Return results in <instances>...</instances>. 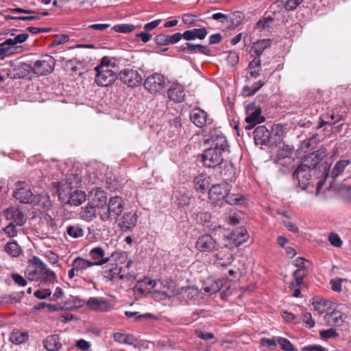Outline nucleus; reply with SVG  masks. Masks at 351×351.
I'll list each match as a JSON object with an SVG mask.
<instances>
[{"label": "nucleus", "instance_id": "obj_1", "mask_svg": "<svg viewBox=\"0 0 351 351\" xmlns=\"http://www.w3.org/2000/svg\"><path fill=\"white\" fill-rule=\"evenodd\" d=\"M25 276L30 281H36L47 284L56 281L55 273L37 257H34L32 265L25 271Z\"/></svg>", "mask_w": 351, "mask_h": 351}, {"label": "nucleus", "instance_id": "obj_2", "mask_svg": "<svg viewBox=\"0 0 351 351\" xmlns=\"http://www.w3.org/2000/svg\"><path fill=\"white\" fill-rule=\"evenodd\" d=\"M302 160L304 165H309L313 169L317 167L324 178L329 176L332 156L325 147H320L317 151L305 156Z\"/></svg>", "mask_w": 351, "mask_h": 351}, {"label": "nucleus", "instance_id": "obj_3", "mask_svg": "<svg viewBox=\"0 0 351 351\" xmlns=\"http://www.w3.org/2000/svg\"><path fill=\"white\" fill-rule=\"evenodd\" d=\"M124 207L125 202L121 197H111L107 206L100 208V218L103 221L112 222L113 220H116L121 214Z\"/></svg>", "mask_w": 351, "mask_h": 351}, {"label": "nucleus", "instance_id": "obj_4", "mask_svg": "<svg viewBox=\"0 0 351 351\" xmlns=\"http://www.w3.org/2000/svg\"><path fill=\"white\" fill-rule=\"evenodd\" d=\"M209 145V149L224 154L229 151V145L226 137L222 134L219 130H214L210 132V137L207 140Z\"/></svg>", "mask_w": 351, "mask_h": 351}, {"label": "nucleus", "instance_id": "obj_5", "mask_svg": "<svg viewBox=\"0 0 351 351\" xmlns=\"http://www.w3.org/2000/svg\"><path fill=\"white\" fill-rule=\"evenodd\" d=\"M195 248L197 250L203 253H215L221 247L215 239L210 234H203L199 236L195 242Z\"/></svg>", "mask_w": 351, "mask_h": 351}, {"label": "nucleus", "instance_id": "obj_6", "mask_svg": "<svg viewBox=\"0 0 351 351\" xmlns=\"http://www.w3.org/2000/svg\"><path fill=\"white\" fill-rule=\"evenodd\" d=\"M313 169L309 165H304V160H302L300 165L295 170L293 177L298 181V185L302 189H306L311 183V172Z\"/></svg>", "mask_w": 351, "mask_h": 351}, {"label": "nucleus", "instance_id": "obj_7", "mask_svg": "<svg viewBox=\"0 0 351 351\" xmlns=\"http://www.w3.org/2000/svg\"><path fill=\"white\" fill-rule=\"evenodd\" d=\"M246 114L245 128L247 130H252L255 125L265 121L264 117L261 115V109L254 104H250L246 106Z\"/></svg>", "mask_w": 351, "mask_h": 351}, {"label": "nucleus", "instance_id": "obj_8", "mask_svg": "<svg viewBox=\"0 0 351 351\" xmlns=\"http://www.w3.org/2000/svg\"><path fill=\"white\" fill-rule=\"evenodd\" d=\"M55 66L54 58L49 55H45L36 60L32 66V71L38 75H45L51 73Z\"/></svg>", "mask_w": 351, "mask_h": 351}, {"label": "nucleus", "instance_id": "obj_9", "mask_svg": "<svg viewBox=\"0 0 351 351\" xmlns=\"http://www.w3.org/2000/svg\"><path fill=\"white\" fill-rule=\"evenodd\" d=\"M165 86V80L162 75L155 73L148 76L144 82L145 88L151 94L160 93Z\"/></svg>", "mask_w": 351, "mask_h": 351}, {"label": "nucleus", "instance_id": "obj_10", "mask_svg": "<svg viewBox=\"0 0 351 351\" xmlns=\"http://www.w3.org/2000/svg\"><path fill=\"white\" fill-rule=\"evenodd\" d=\"M120 80L129 87L138 86L142 82V76L136 70L126 68L119 73Z\"/></svg>", "mask_w": 351, "mask_h": 351}, {"label": "nucleus", "instance_id": "obj_11", "mask_svg": "<svg viewBox=\"0 0 351 351\" xmlns=\"http://www.w3.org/2000/svg\"><path fill=\"white\" fill-rule=\"evenodd\" d=\"M102 66H96L95 71L97 72L95 82V83L100 86H108L112 84L116 79H117V75L115 72L110 69H104L103 70Z\"/></svg>", "mask_w": 351, "mask_h": 351}, {"label": "nucleus", "instance_id": "obj_12", "mask_svg": "<svg viewBox=\"0 0 351 351\" xmlns=\"http://www.w3.org/2000/svg\"><path fill=\"white\" fill-rule=\"evenodd\" d=\"M202 160L204 167L214 168L220 165L223 160V154L214 149L208 148L202 155Z\"/></svg>", "mask_w": 351, "mask_h": 351}, {"label": "nucleus", "instance_id": "obj_13", "mask_svg": "<svg viewBox=\"0 0 351 351\" xmlns=\"http://www.w3.org/2000/svg\"><path fill=\"white\" fill-rule=\"evenodd\" d=\"M7 75L11 79H21L27 77L30 71H32V66L27 63L10 64V68L6 69Z\"/></svg>", "mask_w": 351, "mask_h": 351}, {"label": "nucleus", "instance_id": "obj_14", "mask_svg": "<svg viewBox=\"0 0 351 351\" xmlns=\"http://www.w3.org/2000/svg\"><path fill=\"white\" fill-rule=\"evenodd\" d=\"M228 191V184L226 182L214 184L208 191V198L212 203H217L224 199Z\"/></svg>", "mask_w": 351, "mask_h": 351}, {"label": "nucleus", "instance_id": "obj_15", "mask_svg": "<svg viewBox=\"0 0 351 351\" xmlns=\"http://www.w3.org/2000/svg\"><path fill=\"white\" fill-rule=\"evenodd\" d=\"M86 306L93 311L99 312H107L112 308L111 303L102 298H90L86 302Z\"/></svg>", "mask_w": 351, "mask_h": 351}, {"label": "nucleus", "instance_id": "obj_16", "mask_svg": "<svg viewBox=\"0 0 351 351\" xmlns=\"http://www.w3.org/2000/svg\"><path fill=\"white\" fill-rule=\"evenodd\" d=\"M121 268L117 264H110L104 268L103 276L106 282L114 283L117 279L123 280L124 275L121 274Z\"/></svg>", "mask_w": 351, "mask_h": 351}, {"label": "nucleus", "instance_id": "obj_17", "mask_svg": "<svg viewBox=\"0 0 351 351\" xmlns=\"http://www.w3.org/2000/svg\"><path fill=\"white\" fill-rule=\"evenodd\" d=\"M4 215L8 220H11V222L15 223L19 226H23L27 221L26 216L17 208L11 207L7 208L4 211Z\"/></svg>", "mask_w": 351, "mask_h": 351}, {"label": "nucleus", "instance_id": "obj_18", "mask_svg": "<svg viewBox=\"0 0 351 351\" xmlns=\"http://www.w3.org/2000/svg\"><path fill=\"white\" fill-rule=\"evenodd\" d=\"M138 215L132 211L125 213L119 222V227L123 232L134 228L137 223Z\"/></svg>", "mask_w": 351, "mask_h": 351}, {"label": "nucleus", "instance_id": "obj_19", "mask_svg": "<svg viewBox=\"0 0 351 351\" xmlns=\"http://www.w3.org/2000/svg\"><path fill=\"white\" fill-rule=\"evenodd\" d=\"M345 318V315L338 310L326 312L324 316L326 324L329 326H340L344 322Z\"/></svg>", "mask_w": 351, "mask_h": 351}, {"label": "nucleus", "instance_id": "obj_20", "mask_svg": "<svg viewBox=\"0 0 351 351\" xmlns=\"http://www.w3.org/2000/svg\"><path fill=\"white\" fill-rule=\"evenodd\" d=\"M254 139L256 145H267L270 140V132L263 125L258 126L254 131Z\"/></svg>", "mask_w": 351, "mask_h": 351}, {"label": "nucleus", "instance_id": "obj_21", "mask_svg": "<svg viewBox=\"0 0 351 351\" xmlns=\"http://www.w3.org/2000/svg\"><path fill=\"white\" fill-rule=\"evenodd\" d=\"M167 95L171 100L182 102L185 97L184 87L178 83H173L167 90Z\"/></svg>", "mask_w": 351, "mask_h": 351}, {"label": "nucleus", "instance_id": "obj_22", "mask_svg": "<svg viewBox=\"0 0 351 351\" xmlns=\"http://www.w3.org/2000/svg\"><path fill=\"white\" fill-rule=\"evenodd\" d=\"M190 119L198 128L204 127L208 122L207 113L200 108H195L191 110Z\"/></svg>", "mask_w": 351, "mask_h": 351}, {"label": "nucleus", "instance_id": "obj_23", "mask_svg": "<svg viewBox=\"0 0 351 351\" xmlns=\"http://www.w3.org/2000/svg\"><path fill=\"white\" fill-rule=\"evenodd\" d=\"M23 47L21 46H14L11 40L7 39L0 44V57L4 58L10 55L19 53Z\"/></svg>", "mask_w": 351, "mask_h": 351}, {"label": "nucleus", "instance_id": "obj_24", "mask_svg": "<svg viewBox=\"0 0 351 351\" xmlns=\"http://www.w3.org/2000/svg\"><path fill=\"white\" fill-rule=\"evenodd\" d=\"M14 197L22 203H34V195L29 189L25 187L17 188L14 193Z\"/></svg>", "mask_w": 351, "mask_h": 351}, {"label": "nucleus", "instance_id": "obj_25", "mask_svg": "<svg viewBox=\"0 0 351 351\" xmlns=\"http://www.w3.org/2000/svg\"><path fill=\"white\" fill-rule=\"evenodd\" d=\"M178 295L182 300L189 302L198 297L199 290L194 286L183 287L178 290Z\"/></svg>", "mask_w": 351, "mask_h": 351}, {"label": "nucleus", "instance_id": "obj_26", "mask_svg": "<svg viewBox=\"0 0 351 351\" xmlns=\"http://www.w3.org/2000/svg\"><path fill=\"white\" fill-rule=\"evenodd\" d=\"M89 255L92 260L94 261L93 263L94 265H102L110 261L109 257L105 256V252L101 247H96L93 248Z\"/></svg>", "mask_w": 351, "mask_h": 351}, {"label": "nucleus", "instance_id": "obj_27", "mask_svg": "<svg viewBox=\"0 0 351 351\" xmlns=\"http://www.w3.org/2000/svg\"><path fill=\"white\" fill-rule=\"evenodd\" d=\"M193 184L197 191L204 193L207 191L211 184L210 178L205 174L201 173L194 178Z\"/></svg>", "mask_w": 351, "mask_h": 351}, {"label": "nucleus", "instance_id": "obj_28", "mask_svg": "<svg viewBox=\"0 0 351 351\" xmlns=\"http://www.w3.org/2000/svg\"><path fill=\"white\" fill-rule=\"evenodd\" d=\"M43 346L48 351H58L62 348L60 338L57 335L48 336L43 341Z\"/></svg>", "mask_w": 351, "mask_h": 351}, {"label": "nucleus", "instance_id": "obj_29", "mask_svg": "<svg viewBox=\"0 0 351 351\" xmlns=\"http://www.w3.org/2000/svg\"><path fill=\"white\" fill-rule=\"evenodd\" d=\"M90 196L92 197L93 204L98 207H104L103 205L107 201L105 192L99 188L93 189L90 192Z\"/></svg>", "mask_w": 351, "mask_h": 351}, {"label": "nucleus", "instance_id": "obj_30", "mask_svg": "<svg viewBox=\"0 0 351 351\" xmlns=\"http://www.w3.org/2000/svg\"><path fill=\"white\" fill-rule=\"evenodd\" d=\"M207 31L205 27L199 29H193L191 30L185 31L183 33V38L186 40H191L195 38L202 40L206 38Z\"/></svg>", "mask_w": 351, "mask_h": 351}, {"label": "nucleus", "instance_id": "obj_31", "mask_svg": "<svg viewBox=\"0 0 351 351\" xmlns=\"http://www.w3.org/2000/svg\"><path fill=\"white\" fill-rule=\"evenodd\" d=\"M223 281L220 279L208 280L203 286L204 291L206 293L212 295L215 293L222 288Z\"/></svg>", "mask_w": 351, "mask_h": 351}, {"label": "nucleus", "instance_id": "obj_32", "mask_svg": "<svg viewBox=\"0 0 351 351\" xmlns=\"http://www.w3.org/2000/svg\"><path fill=\"white\" fill-rule=\"evenodd\" d=\"M274 23L273 19L270 17L263 18L260 19L256 24L255 29L263 35H266L272 29Z\"/></svg>", "mask_w": 351, "mask_h": 351}, {"label": "nucleus", "instance_id": "obj_33", "mask_svg": "<svg viewBox=\"0 0 351 351\" xmlns=\"http://www.w3.org/2000/svg\"><path fill=\"white\" fill-rule=\"evenodd\" d=\"M93 266H94V264L92 261L84 259L80 256L75 258L72 263V267H74V269H76L77 272L82 273L84 270Z\"/></svg>", "mask_w": 351, "mask_h": 351}, {"label": "nucleus", "instance_id": "obj_34", "mask_svg": "<svg viewBox=\"0 0 351 351\" xmlns=\"http://www.w3.org/2000/svg\"><path fill=\"white\" fill-rule=\"evenodd\" d=\"M261 64L260 58H255L250 62L247 68V73L252 78H256L260 75Z\"/></svg>", "mask_w": 351, "mask_h": 351}, {"label": "nucleus", "instance_id": "obj_35", "mask_svg": "<svg viewBox=\"0 0 351 351\" xmlns=\"http://www.w3.org/2000/svg\"><path fill=\"white\" fill-rule=\"evenodd\" d=\"M350 164L349 159H343L338 161L333 169L330 171L329 175L333 178L338 177L341 175L346 169V168Z\"/></svg>", "mask_w": 351, "mask_h": 351}, {"label": "nucleus", "instance_id": "obj_36", "mask_svg": "<svg viewBox=\"0 0 351 351\" xmlns=\"http://www.w3.org/2000/svg\"><path fill=\"white\" fill-rule=\"evenodd\" d=\"M86 195L82 191H75L70 193L67 202L73 206H79L86 200Z\"/></svg>", "mask_w": 351, "mask_h": 351}, {"label": "nucleus", "instance_id": "obj_37", "mask_svg": "<svg viewBox=\"0 0 351 351\" xmlns=\"http://www.w3.org/2000/svg\"><path fill=\"white\" fill-rule=\"evenodd\" d=\"M271 45L270 39H263L254 43L252 47V52L258 58L263 53V51Z\"/></svg>", "mask_w": 351, "mask_h": 351}, {"label": "nucleus", "instance_id": "obj_38", "mask_svg": "<svg viewBox=\"0 0 351 351\" xmlns=\"http://www.w3.org/2000/svg\"><path fill=\"white\" fill-rule=\"evenodd\" d=\"M219 250L215 253V258L217 262V264L220 265L223 267H226L230 265L232 262V256L230 254H225L221 250Z\"/></svg>", "mask_w": 351, "mask_h": 351}, {"label": "nucleus", "instance_id": "obj_39", "mask_svg": "<svg viewBox=\"0 0 351 351\" xmlns=\"http://www.w3.org/2000/svg\"><path fill=\"white\" fill-rule=\"evenodd\" d=\"M219 250L215 253V258L217 262V264L220 265L223 267H226L230 265L232 262V256L230 254H225L221 250Z\"/></svg>", "mask_w": 351, "mask_h": 351}, {"label": "nucleus", "instance_id": "obj_40", "mask_svg": "<svg viewBox=\"0 0 351 351\" xmlns=\"http://www.w3.org/2000/svg\"><path fill=\"white\" fill-rule=\"evenodd\" d=\"M175 197L177 204L180 206L189 205L192 199V195L189 191H176L175 193Z\"/></svg>", "mask_w": 351, "mask_h": 351}, {"label": "nucleus", "instance_id": "obj_41", "mask_svg": "<svg viewBox=\"0 0 351 351\" xmlns=\"http://www.w3.org/2000/svg\"><path fill=\"white\" fill-rule=\"evenodd\" d=\"M248 237V233L243 228L237 229L232 234L234 242L237 245L245 243L247 240Z\"/></svg>", "mask_w": 351, "mask_h": 351}, {"label": "nucleus", "instance_id": "obj_42", "mask_svg": "<svg viewBox=\"0 0 351 351\" xmlns=\"http://www.w3.org/2000/svg\"><path fill=\"white\" fill-rule=\"evenodd\" d=\"M66 232L71 239H78L84 235V230L80 225H69L66 227Z\"/></svg>", "mask_w": 351, "mask_h": 351}, {"label": "nucleus", "instance_id": "obj_43", "mask_svg": "<svg viewBox=\"0 0 351 351\" xmlns=\"http://www.w3.org/2000/svg\"><path fill=\"white\" fill-rule=\"evenodd\" d=\"M113 337L114 339L120 343L133 345L136 341V338L130 334L116 332Z\"/></svg>", "mask_w": 351, "mask_h": 351}, {"label": "nucleus", "instance_id": "obj_44", "mask_svg": "<svg viewBox=\"0 0 351 351\" xmlns=\"http://www.w3.org/2000/svg\"><path fill=\"white\" fill-rule=\"evenodd\" d=\"M264 82L258 80L254 82L252 86L246 85L243 87L242 93L245 97H249L254 95L263 86Z\"/></svg>", "mask_w": 351, "mask_h": 351}, {"label": "nucleus", "instance_id": "obj_45", "mask_svg": "<svg viewBox=\"0 0 351 351\" xmlns=\"http://www.w3.org/2000/svg\"><path fill=\"white\" fill-rule=\"evenodd\" d=\"M33 204H37L42 207L46 208L51 205L49 196L46 193H41L38 195H34Z\"/></svg>", "mask_w": 351, "mask_h": 351}, {"label": "nucleus", "instance_id": "obj_46", "mask_svg": "<svg viewBox=\"0 0 351 351\" xmlns=\"http://www.w3.org/2000/svg\"><path fill=\"white\" fill-rule=\"evenodd\" d=\"M5 251L12 257H17L21 253V249L16 241L8 243L5 246Z\"/></svg>", "mask_w": 351, "mask_h": 351}, {"label": "nucleus", "instance_id": "obj_47", "mask_svg": "<svg viewBox=\"0 0 351 351\" xmlns=\"http://www.w3.org/2000/svg\"><path fill=\"white\" fill-rule=\"evenodd\" d=\"M225 201L231 205H241L245 202L243 197L239 194H231L228 192L225 197Z\"/></svg>", "mask_w": 351, "mask_h": 351}, {"label": "nucleus", "instance_id": "obj_48", "mask_svg": "<svg viewBox=\"0 0 351 351\" xmlns=\"http://www.w3.org/2000/svg\"><path fill=\"white\" fill-rule=\"evenodd\" d=\"M29 335L27 332L14 331L11 335V340L16 344H20L25 342L28 339Z\"/></svg>", "mask_w": 351, "mask_h": 351}, {"label": "nucleus", "instance_id": "obj_49", "mask_svg": "<svg viewBox=\"0 0 351 351\" xmlns=\"http://www.w3.org/2000/svg\"><path fill=\"white\" fill-rule=\"evenodd\" d=\"M112 29L119 33L128 34L133 32L136 27L132 24L121 23L115 25Z\"/></svg>", "mask_w": 351, "mask_h": 351}, {"label": "nucleus", "instance_id": "obj_50", "mask_svg": "<svg viewBox=\"0 0 351 351\" xmlns=\"http://www.w3.org/2000/svg\"><path fill=\"white\" fill-rule=\"evenodd\" d=\"M330 302L328 300H317L314 301L313 305L316 311L319 314H322L327 312V308Z\"/></svg>", "mask_w": 351, "mask_h": 351}, {"label": "nucleus", "instance_id": "obj_51", "mask_svg": "<svg viewBox=\"0 0 351 351\" xmlns=\"http://www.w3.org/2000/svg\"><path fill=\"white\" fill-rule=\"evenodd\" d=\"M277 342L280 345V348L285 351H296L294 346L287 339L278 337Z\"/></svg>", "mask_w": 351, "mask_h": 351}, {"label": "nucleus", "instance_id": "obj_52", "mask_svg": "<svg viewBox=\"0 0 351 351\" xmlns=\"http://www.w3.org/2000/svg\"><path fill=\"white\" fill-rule=\"evenodd\" d=\"M190 47H191V54L196 53H200L206 56L210 55V50L208 49L207 47L202 45H193L190 43Z\"/></svg>", "mask_w": 351, "mask_h": 351}, {"label": "nucleus", "instance_id": "obj_53", "mask_svg": "<svg viewBox=\"0 0 351 351\" xmlns=\"http://www.w3.org/2000/svg\"><path fill=\"white\" fill-rule=\"evenodd\" d=\"M293 154V149L287 145H283L282 147L278 151V160L289 158Z\"/></svg>", "mask_w": 351, "mask_h": 351}, {"label": "nucleus", "instance_id": "obj_54", "mask_svg": "<svg viewBox=\"0 0 351 351\" xmlns=\"http://www.w3.org/2000/svg\"><path fill=\"white\" fill-rule=\"evenodd\" d=\"M193 217L195 220L198 223H206L209 221L210 218V215L207 212H194L193 214Z\"/></svg>", "mask_w": 351, "mask_h": 351}, {"label": "nucleus", "instance_id": "obj_55", "mask_svg": "<svg viewBox=\"0 0 351 351\" xmlns=\"http://www.w3.org/2000/svg\"><path fill=\"white\" fill-rule=\"evenodd\" d=\"M96 206L93 204H88L83 212V217L86 220L92 219L95 215Z\"/></svg>", "mask_w": 351, "mask_h": 351}, {"label": "nucleus", "instance_id": "obj_56", "mask_svg": "<svg viewBox=\"0 0 351 351\" xmlns=\"http://www.w3.org/2000/svg\"><path fill=\"white\" fill-rule=\"evenodd\" d=\"M344 282H347V280L344 279V278H334V279L331 280L330 284L331 285L332 290L334 291H336V292H341V285Z\"/></svg>", "mask_w": 351, "mask_h": 351}, {"label": "nucleus", "instance_id": "obj_57", "mask_svg": "<svg viewBox=\"0 0 351 351\" xmlns=\"http://www.w3.org/2000/svg\"><path fill=\"white\" fill-rule=\"evenodd\" d=\"M306 276V272L304 269H298L293 273V277L295 279V284L298 287H300L302 284H303V279Z\"/></svg>", "mask_w": 351, "mask_h": 351}, {"label": "nucleus", "instance_id": "obj_58", "mask_svg": "<svg viewBox=\"0 0 351 351\" xmlns=\"http://www.w3.org/2000/svg\"><path fill=\"white\" fill-rule=\"evenodd\" d=\"M69 38L66 34H58L54 36V38L51 44V46H58L69 41Z\"/></svg>", "mask_w": 351, "mask_h": 351}, {"label": "nucleus", "instance_id": "obj_59", "mask_svg": "<svg viewBox=\"0 0 351 351\" xmlns=\"http://www.w3.org/2000/svg\"><path fill=\"white\" fill-rule=\"evenodd\" d=\"M3 230L9 237H14L18 234V230L13 222H10Z\"/></svg>", "mask_w": 351, "mask_h": 351}, {"label": "nucleus", "instance_id": "obj_60", "mask_svg": "<svg viewBox=\"0 0 351 351\" xmlns=\"http://www.w3.org/2000/svg\"><path fill=\"white\" fill-rule=\"evenodd\" d=\"M328 240L331 245L335 247H339L342 245V241L339 236L336 233H330L328 236Z\"/></svg>", "mask_w": 351, "mask_h": 351}, {"label": "nucleus", "instance_id": "obj_61", "mask_svg": "<svg viewBox=\"0 0 351 351\" xmlns=\"http://www.w3.org/2000/svg\"><path fill=\"white\" fill-rule=\"evenodd\" d=\"M29 37V35L26 33L20 34L15 36L13 38H8L11 40V43L14 45L17 46V44L24 43Z\"/></svg>", "mask_w": 351, "mask_h": 351}, {"label": "nucleus", "instance_id": "obj_62", "mask_svg": "<svg viewBox=\"0 0 351 351\" xmlns=\"http://www.w3.org/2000/svg\"><path fill=\"white\" fill-rule=\"evenodd\" d=\"M303 0H285L284 5L287 10H293L295 9Z\"/></svg>", "mask_w": 351, "mask_h": 351}, {"label": "nucleus", "instance_id": "obj_63", "mask_svg": "<svg viewBox=\"0 0 351 351\" xmlns=\"http://www.w3.org/2000/svg\"><path fill=\"white\" fill-rule=\"evenodd\" d=\"M319 335L323 339H328L332 337H336L338 336L337 332L333 328L322 330L320 331Z\"/></svg>", "mask_w": 351, "mask_h": 351}, {"label": "nucleus", "instance_id": "obj_64", "mask_svg": "<svg viewBox=\"0 0 351 351\" xmlns=\"http://www.w3.org/2000/svg\"><path fill=\"white\" fill-rule=\"evenodd\" d=\"M226 60L230 65H235L239 62L238 53L235 51L229 52L228 55L226 57Z\"/></svg>", "mask_w": 351, "mask_h": 351}]
</instances>
